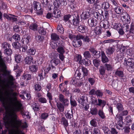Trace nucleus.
Returning <instances> with one entry per match:
<instances>
[{
	"label": "nucleus",
	"mask_w": 134,
	"mask_h": 134,
	"mask_svg": "<svg viewBox=\"0 0 134 134\" xmlns=\"http://www.w3.org/2000/svg\"><path fill=\"white\" fill-rule=\"evenodd\" d=\"M8 83L4 84L0 88V100L2 102L4 107L6 108L8 104L9 105H14V103L20 101L17 100L18 93L14 92L12 86L14 84L15 79L10 75H8L7 77Z\"/></svg>",
	"instance_id": "1"
},
{
	"label": "nucleus",
	"mask_w": 134,
	"mask_h": 134,
	"mask_svg": "<svg viewBox=\"0 0 134 134\" xmlns=\"http://www.w3.org/2000/svg\"><path fill=\"white\" fill-rule=\"evenodd\" d=\"M10 108L9 116L11 117V119L9 121H7L6 124L8 125H11L17 129L16 132H9L10 134H25L24 133L20 130H18L19 126L23 129L27 127V126L26 122L21 125V121L17 120V115L16 113L21 109L22 104L21 101H17V103H14L13 105H9Z\"/></svg>",
	"instance_id": "2"
},
{
	"label": "nucleus",
	"mask_w": 134,
	"mask_h": 134,
	"mask_svg": "<svg viewBox=\"0 0 134 134\" xmlns=\"http://www.w3.org/2000/svg\"><path fill=\"white\" fill-rule=\"evenodd\" d=\"M10 118H9L8 116L7 115H5V117L4 118V122L5 123V126L6 128V129H5L3 131H2V133L3 134H5L6 133L8 129L10 127H12L13 128H14V127L11 125H8L7 124H6L7 121H9L11 119V117L10 116Z\"/></svg>",
	"instance_id": "3"
},
{
	"label": "nucleus",
	"mask_w": 134,
	"mask_h": 134,
	"mask_svg": "<svg viewBox=\"0 0 134 134\" xmlns=\"http://www.w3.org/2000/svg\"><path fill=\"white\" fill-rule=\"evenodd\" d=\"M59 101L62 102L64 105H68L69 104V100L68 99L65 98L63 95L62 94H59Z\"/></svg>",
	"instance_id": "4"
},
{
	"label": "nucleus",
	"mask_w": 134,
	"mask_h": 134,
	"mask_svg": "<svg viewBox=\"0 0 134 134\" xmlns=\"http://www.w3.org/2000/svg\"><path fill=\"white\" fill-rule=\"evenodd\" d=\"M100 25L102 27L107 29L109 27L110 25L109 21L107 20H103L100 23Z\"/></svg>",
	"instance_id": "5"
},
{
	"label": "nucleus",
	"mask_w": 134,
	"mask_h": 134,
	"mask_svg": "<svg viewBox=\"0 0 134 134\" xmlns=\"http://www.w3.org/2000/svg\"><path fill=\"white\" fill-rule=\"evenodd\" d=\"M90 17V14L88 11L83 12L80 15L81 19L85 20L88 19Z\"/></svg>",
	"instance_id": "6"
},
{
	"label": "nucleus",
	"mask_w": 134,
	"mask_h": 134,
	"mask_svg": "<svg viewBox=\"0 0 134 134\" xmlns=\"http://www.w3.org/2000/svg\"><path fill=\"white\" fill-rule=\"evenodd\" d=\"M88 22L89 26L91 27H94L96 26L98 23V21L94 19H89L88 20Z\"/></svg>",
	"instance_id": "7"
},
{
	"label": "nucleus",
	"mask_w": 134,
	"mask_h": 134,
	"mask_svg": "<svg viewBox=\"0 0 134 134\" xmlns=\"http://www.w3.org/2000/svg\"><path fill=\"white\" fill-rule=\"evenodd\" d=\"M102 13V11L100 9H99L97 12H94V16L98 20H101L102 18L101 14Z\"/></svg>",
	"instance_id": "8"
},
{
	"label": "nucleus",
	"mask_w": 134,
	"mask_h": 134,
	"mask_svg": "<svg viewBox=\"0 0 134 134\" xmlns=\"http://www.w3.org/2000/svg\"><path fill=\"white\" fill-rule=\"evenodd\" d=\"M82 57L81 55L79 54H77L74 57V60L75 61L77 62H79V63L82 65V63H84L85 62L84 59L81 60Z\"/></svg>",
	"instance_id": "9"
},
{
	"label": "nucleus",
	"mask_w": 134,
	"mask_h": 134,
	"mask_svg": "<svg viewBox=\"0 0 134 134\" xmlns=\"http://www.w3.org/2000/svg\"><path fill=\"white\" fill-rule=\"evenodd\" d=\"M75 38L77 39H82L83 41L87 42H88L90 41V39L87 36H84L82 35H77L76 36Z\"/></svg>",
	"instance_id": "10"
},
{
	"label": "nucleus",
	"mask_w": 134,
	"mask_h": 134,
	"mask_svg": "<svg viewBox=\"0 0 134 134\" xmlns=\"http://www.w3.org/2000/svg\"><path fill=\"white\" fill-rule=\"evenodd\" d=\"M79 40L76 39L74 40L72 42V44L75 47H79L81 46L82 43V42Z\"/></svg>",
	"instance_id": "11"
},
{
	"label": "nucleus",
	"mask_w": 134,
	"mask_h": 134,
	"mask_svg": "<svg viewBox=\"0 0 134 134\" xmlns=\"http://www.w3.org/2000/svg\"><path fill=\"white\" fill-rule=\"evenodd\" d=\"M87 98V97L83 95L79 97L77 100L78 102L81 105L86 102L85 100Z\"/></svg>",
	"instance_id": "12"
},
{
	"label": "nucleus",
	"mask_w": 134,
	"mask_h": 134,
	"mask_svg": "<svg viewBox=\"0 0 134 134\" xmlns=\"http://www.w3.org/2000/svg\"><path fill=\"white\" fill-rule=\"evenodd\" d=\"M30 41V37L29 36H26L25 37L22 38L21 40L22 43L25 45H27Z\"/></svg>",
	"instance_id": "13"
},
{
	"label": "nucleus",
	"mask_w": 134,
	"mask_h": 134,
	"mask_svg": "<svg viewBox=\"0 0 134 134\" xmlns=\"http://www.w3.org/2000/svg\"><path fill=\"white\" fill-rule=\"evenodd\" d=\"M134 59L132 58H129L127 61H125L124 64L126 66H130L134 65Z\"/></svg>",
	"instance_id": "14"
},
{
	"label": "nucleus",
	"mask_w": 134,
	"mask_h": 134,
	"mask_svg": "<svg viewBox=\"0 0 134 134\" xmlns=\"http://www.w3.org/2000/svg\"><path fill=\"white\" fill-rule=\"evenodd\" d=\"M83 134H92V131L89 128L88 126H86L84 127L82 130Z\"/></svg>",
	"instance_id": "15"
},
{
	"label": "nucleus",
	"mask_w": 134,
	"mask_h": 134,
	"mask_svg": "<svg viewBox=\"0 0 134 134\" xmlns=\"http://www.w3.org/2000/svg\"><path fill=\"white\" fill-rule=\"evenodd\" d=\"M122 19L127 23H129L130 22V16L127 13H125V15L122 16Z\"/></svg>",
	"instance_id": "16"
},
{
	"label": "nucleus",
	"mask_w": 134,
	"mask_h": 134,
	"mask_svg": "<svg viewBox=\"0 0 134 134\" xmlns=\"http://www.w3.org/2000/svg\"><path fill=\"white\" fill-rule=\"evenodd\" d=\"M77 30L79 32L84 33L86 32V27L83 25H81L78 26Z\"/></svg>",
	"instance_id": "17"
},
{
	"label": "nucleus",
	"mask_w": 134,
	"mask_h": 134,
	"mask_svg": "<svg viewBox=\"0 0 134 134\" xmlns=\"http://www.w3.org/2000/svg\"><path fill=\"white\" fill-rule=\"evenodd\" d=\"M33 5L34 10H38L41 9V4L39 2L36 1H34Z\"/></svg>",
	"instance_id": "18"
},
{
	"label": "nucleus",
	"mask_w": 134,
	"mask_h": 134,
	"mask_svg": "<svg viewBox=\"0 0 134 134\" xmlns=\"http://www.w3.org/2000/svg\"><path fill=\"white\" fill-rule=\"evenodd\" d=\"M80 17L77 15L76 16L75 18H74L72 20L73 24L76 26L79 25V23Z\"/></svg>",
	"instance_id": "19"
},
{
	"label": "nucleus",
	"mask_w": 134,
	"mask_h": 134,
	"mask_svg": "<svg viewBox=\"0 0 134 134\" xmlns=\"http://www.w3.org/2000/svg\"><path fill=\"white\" fill-rule=\"evenodd\" d=\"M55 10H54L52 14V16L56 18H58L60 17V11H57V9L55 8Z\"/></svg>",
	"instance_id": "20"
},
{
	"label": "nucleus",
	"mask_w": 134,
	"mask_h": 134,
	"mask_svg": "<svg viewBox=\"0 0 134 134\" xmlns=\"http://www.w3.org/2000/svg\"><path fill=\"white\" fill-rule=\"evenodd\" d=\"M102 61L103 63H105L108 61V59L106 57L104 52H101Z\"/></svg>",
	"instance_id": "21"
},
{
	"label": "nucleus",
	"mask_w": 134,
	"mask_h": 134,
	"mask_svg": "<svg viewBox=\"0 0 134 134\" xmlns=\"http://www.w3.org/2000/svg\"><path fill=\"white\" fill-rule=\"evenodd\" d=\"M26 63L29 64L33 62V58L30 55L27 56L25 59V60Z\"/></svg>",
	"instance_id": "22"
},
{
	"label": "nucleus",
	"mask_w": 134,
	"mask_h": 134,
	"mask_svg": "<svg viewBox=\"0 0 134 134\" xmlns=\"http://www.w3.org/2000/svg\"><path fill=\"white\" fill-rule=\"evenodd\" d=\"M64 104L60 102L57 103V106L58 109L61 112H63L64 110Z\"/></svg>",
	"instance_id": "23"
},
{
	"label": "nucleus",
	"mask_w": 134,
	"mask_h": 134,
	"mask_svg": "<svg viewBox=\"0 0 134 134\" xmlns=\"http://www.w3.org/2000/svg\"><path fill=\"white\" fill-rule=\"evenodd\" d=\"M115 50L114 48L113 47H109L106 50V53L108 55H111L113 54Z\"/></svg>",
	"instance_id": "24"
},
{
	"label": "nucleus",
	"mask_w": 134,
	"mask_h": 134,
	"mask_svg": "<svg viewBox=\"0 0 134 134\" xmlns=\"http://www.w3.org/2000/svg\"><path fill=\"white\" fill-rule=\"evenodd\" d=\"M51 37V39L53 40L58 41L60 39L59 36L55 33L52 34Z\"/></svg>",
	"instance_id": "25"
},
{
	"label": "nucleus",
	"mask_w": 134,
	"mask_h": 134,
	"mask_svg": "<svg viewBox=\"0 0 134 134\" xmlns=\"http://www.w3.org/2000/svg\"><path fill=\"white\" fill-rule=\"evenodd\" d=\"M115 12L118 14H120L121 13L122 11V8L120 7H117L114 8Z\"/></svg>",
	"instance_id": "26"
},
{
	"label": "nucleus",
	"mask_w": 134,
	"mask_h": 134,
	"mask_svg": "<svg viewBox=\"0 0 134 134\" xmlns=\"http://www.w3.org/2000/svg\"><path fill=\"white\" fill-rule=\"evenodd\" d=\"M98 103H97V105L99 106L101 105L103 107L105 105L106 102L104 100L98 99Z\"/></svg>",
	"instance_id": "27"
},
{
	"label": "nucleus",
	"mask_w": 134,
	"mask_h": 134,
	"mask_svg": "<svg viewBox=\"0 0 134 134\" xmlns=\"http://www.w3.org/2000/svg\"><path fill=\"white\" fill-rule=\"evenodd\" d=\"M52 65L56 66L58 64L60 63V61L59 59H53L51 61Z\"/></svg>",
	"instance_id": "28"
},
{
	"label": "nucleus",
	"mask_w": 134,
	"mask_h": 134,
	"mask_svg": "<svg viewBox=\"0 0 134 134\" xmlns=\"http://www.w3.org/2000/svg\"><path fill=\"white\" fill-rule=\"evenodd\" d=\"M40 105L37 103H34L32 107L34 110L38 111L39 109Z\"/></svg>",
	"instance_id": "29"
},
{
	"label": "nucleus",
	"mask_w": 134,
	"mask_h": 134,
	"mask_svg": "<svg viewBox=\"0 0 134 134\" xmlns=\"http://www.w3.org/2000/svg\"><path fill=\"white\" fill-rule=\"evenodd\" d=\"M58 31L60 33L63 34L64 32V29L61 24H59L57 27Z\"/></svg>",
	"instance_id": "30"
},
{
	"label": "nucleus",
	"mask_w": 134,
	"mask_h": 134,
	"mask_svg": "<svg viewBox=\"0 0 134 134\" xmlns=\"http://www.w3.org/2000/svg\"><path fill=\"white\" fill-rule=\"evenodd\" d=\"M31 75L24 73L23 75V79H26L27 80H30L31 78Z\"/></svg>",
	"instance_id": "31"
},
{
	"label": "nucleus",
	"mask_w": 134,
	"mask_h": 134,
	"mask_svg": "<svg viewBox=\"0 0 134 134\" xmlns=\"http://www.w3.org/2000/svg\"><path fill=\"white\" fill-rule=\"evenodd\" d=\"M4 53L6 55H10L12 53V50L10 48H7L5 49L4 51Z\"/></svg>",
	"instance_id": "32"
},
{
	"label": "nucleus",
	"mask_w": 134,
	"mask_h": 134,
	"mask_svg": "<svg viewBox=\"0 0 134 134\" xmlns=\"http://www.w3.org/2000/svg\"><path fill=\"white\" fill-rule=\"evenodd\" d=\"M105 68L103 66H100L99 68V71L100 74L102 75H104L105 73Z\"/></svg>",
	"instance_id": "33"
},
{
	"label": "nucleus",
	"mask_w": 134,
	"mask_h": 134,
	"mask_svg": "<svg viewBox=\"0 0 134 134\" xmlns=\"http://www.w3.org/2000/svg\"><path fill=\"white\" fill-rule=\"evenodd\" d=\"M123 125L124 124L122 121H119L117 122V125H116V127L117 129L119 130L122 129H121V127H122Z\"/></svg>",
	"instance_id": "34"
},
{
	"label": "nucleus",
	"mask_w": 134,
	"mask_h": 134,
	"mask_svg": "<svg viewBox=\"0 0 134 134\" xmlns=\"http://www.w3.org/2000/svg\"><path fill=\"white\" fill-rule=\"evenodd\" d=\"M72 111H69L65 115L66 117L69 119H71L73 117Z\"/></svg>",
	"instance_id": "35"
},
{
	"label": "nucleus",
	"mask_w": 134,
	"mask_h": 134,
	"mask_svg": "<svg viewBox=\"0 0 134 134\" xmlns=\"http://www.w3.org/2000/svg\"><path fill=\"white\" fill-rule=\"evenodd\" d=\"M60 4V3L59 0H55L54 1L53 5L54 6L55 9V8L57 9L59 7V5Z\"/></svg>",
	"instance_id": "36"
},
{
	"label": "nucleus",
	"mask_w": 134,
	"mask_h": 134,
	"mask_svg": "<svg viewBox=\"0 0 134 134\" xmlns=\"http://www.w3.org/2000/svg\"><path fill=\"white\" fill-rule=\"evenodd\" d=\"M57 52L60 54H63L65 52V50L63 47L59 46L57 49Z\"/></svg>",
	"instance_id": "37"
},
{
	"label": "nucleus",
	"mask_w": 134,
	"mask_h": 134,
	"mask_svg": "<svg viewBox=\"0 0 134 134\" xmlns=\"http://www.w3.org/2000/svg\"><path fill=\"white\" fill-rule=\"evenodd\" d=\"M102 16L104 18L107 19L109 17L108 11L107 10H105L104 12L102 11V13L101 14Z\"/></svg>",
	"instance_id": "38"
},
{
	"label": "nucleus",
	"mask_w": 134,
	"mask_h": 134,
	"mask_svg": "<svg viewBox=\"0 0 134 134\" xmlns=\"http://www.w3.org/2000/svg\"><path fill=\"white\" fill-rule=\"evenodd\" d=\"M38 27V25L35 23L31 24L30 26V29L34 31H36Z\"/></svg>",
	"instance_id": "39"
},
{
	"label": "nucleus",
	"mask_w": 134,
	"mask_h": 134,
	"mask_svg": "<svg viewBox=\"0 0 134 134\" xmlns=\"http://www.w3.org/2000/svg\"><path fill=\"white\" fill-rule=\"evenodd\" d=\"M29 68L30 70L32 72L36 71L37 69V66L34 65H32L30 66Z\"/></svg>",
	"instance_id": "40"
},
{
	"label": "nucleus",
	"mask_w": 134,
	"mask_h": 134,
	"mask_svg": "<svg viewBox=\"0 0 134 134\" xmlns=\"http://www.w3.org/2000/svg\"><path fill=\"white\" fill-rule=\"evenodd\" d=\"M36 52L35 49L33 48H32L29 49L27 51V53L30 55H34Z\"/></svg>",
	"instance_id": "41"
},
{
	"label": "nucleus",
	"mask_w": 134,
	"mask_h": 134,
	"mask_svg": "<svg viewBox=\"0 0 134 134\" xmlns=\"http://www.w3.org/2000/svg\"><path fill=\"white\" fill-rule=\"evenodd\" d=\"M116 107L119 112L122 111L124 109L122 105L120 103H118L116 105Z\"/></svg>",
	"instance_id": "42"
},
{
	"label": "nucleus",
	"mask_w": 134,
	"mask_h": 134,
	"mask_svg": "<svg viewBox=\"0 0 134 134\" xmlns=\"http://www.w3.org/2000/svg\"><path fill=\"white\" fill-rule=\"evenodd\" d=\"M13 38L15 41L17 42L19 41L20 40V35L18 34H15L13 36Z\"/></svg>",
	"instance_id": "43"
},
{
	"label": "nucleus",
	"mask_w": 134,
	"mask_h": 134,
	"mask_svg": "<svg viewBox=\"0 0 134 134\" xmlns=\"http://www.w3.org/2000/svg\"><path fill=\"white\" fill-rule=\"evenodd\" d=\"M101 28L99 26H97L95 28L94 31L96 35H99L101 33Z\"/></svg>",
	"instance_id": "44"
},
{
	"label": "nucleus",
	"mask_w": 134,
	"mask_h": 134,
	"mask_svg": "<svg viewBox=\"0 0 134 134\" xmlns=\"http://www.w3.org/2000/svg\"><path fill=\"white\" fill-rule=\"evenodd\" d=\"M12 46L16 48H19L21 46L20 43L18 42H15L13 43Z\"/></svg>",
	"instance_id": "45"
},
{
	"label": "nucleus",
	"mask_w": 134,
	"mask_h": 134,
	"mask_svg": "<svg viewBox=\"0 0 134 134\" xmlns=\"http://www.w3.org/2000/svg\"><path fill=\"white\" fill-rule=\"evenodd\" d=\"M49 116L48 113H43L41 114L40 116L41 119H45L48 117Z\"/></svg>",
	"instance_id": "46"
},
{
	"label": "nucleus",
	"mask_w": 134,
	"mask_h": 134,
	"mask_svg": "<svg viewBox=\"0 0 134 134\" xmlns=\"http://www.w3.org/2000/svg\"><path fill=\"white\" fill-rule=\"evenodd\" d=\"M78 81H79V79L76 77H74L70 81V83L73 85H76Z\"/></svg>",
	"instance_id": "47"
},
{
	"label": "nucleus",
	"mask_w": 134,
	"mask_h": 134,
	"mask_svg": "<svg viewBox=\"0 0 134 134\" xmlns=\"http://www.w3.org/2000/svg\"><path fill=\"white\" fill-rule=\"evenodd\" d=\"M82 71L83 73V76H87L88 75V71L86 68L84 67H82Z\"/></svg>",
	"instance_id": "48"
},
{
	"label": "nucleus",
	"mask_w": 134,
	"mask_h": 134,
	"mask_svg": "<svg viewBox=\"0 0 134 134\" xmlns=\"http://www.w3.org/2000/svg\"><path fill=\"white\" fill-rule=\"evenodd\" d=\"M83 55L84 57L86 59L90 58L91 57V55L89 52L88 51H87L83 53Z\"/></svg>",
	"instance_id": "49"
},
{
	"label": "nucleus",
	"mask_w": 134,
	"mask_h": 134,
	"mask_svg": "<svg viewBox=\"0 0 134 134\" xmlns=\"http://www.w3.org/2000/svg\"><path fill=\"white\" fill-rule=\"evenodd\" d=\"M91 98L92 103L95 105H97V99L93 96H91Z\"/></svg>",
	"instance_id": "50"
},
{
	"label": "nucleus",
	"mask_w": 134,
	"mask_h": 134,
	"mask_svg": "<svg viewBox=\"0 0 134 134\" xmlns=\"http://www.w3.org/2000/svg\"><path fill=\"white\" fill-rule=\"evenodd\" d=\"M90 124L94 127H96L97 125V123L95 119H93L90 122Z\"/></svg>",
	"instance_id": "51"
},
{
	"label": "nucleus",
	"mask_w": 134,
	"mask_h": 134,
	"mask_svg": "<svg viewBox=\"0 0 134 134\" xmlns=\"http://www.w3.org/2000/svg\"><path fill=\"white\" fill-rule=\"evenodd\" d=\"M15 60L18 63H19L21 60L20 55L19 54H16L15 56Z\"/></svg>",
	"instance_id": "52"
},
{
	"label": "nucleus",
	"mask_w": 134,
	"mask_h": 134,
	"mask_svg": "<svg viewBox=\"0 0 134 134\" xmlns=\"http://www.w3.org/2000/svg\"><path fill=\"white\" fill-rule=\"evenodd\" d=\"M93 62L94 66L98 67L99 65L100 61L98 60L95 59L93 60Z\"/></svg>",
	"instance_id": "53"
},
{
	"label": "nucleus",
	"mask_w": 134,
	"mask_h": 134,
	"mask_svg": "<svg viewBox=\"0 0 134 134\" xmlns=\"http://www.w3.org/2000/svg\"><path fill=\"white\" fill-rule=\"evenodd\" d=\"M105 66L107 70L108 71H111L112 70V67L110 64L106 63L105 64Z\"/></svg>",
	"instance_id": "54"
},
{
	"label": "nucleus",
	"mask_w": 134,
	"mask_h": 134,
	"mask_svg": "<svg viewBox=\"0 0 134 134\" xmlns=\"http://www.w3.org/2000/svg\"><path fill=\"white\" fill-rule=\"evenodd\" d=\"M71 15L69 14L65 15L64 16L63 20L66 22L68 21L69 22H70V21L69 19Z\"/></svg>",
	"instance_id": "55"
},
{
	"label": "nucleus",
	"mask_w": 134,
	"mask_h": 134,
	"mask_svg": "<svg viewBox=\"0 0 134 134\" xmlns=\"http://www.w3.org/2000/svg\"><path fill=\"white\" fill-rule=\"evenodd\" d=\"M2 47L4 49H5L6 48L7 49V47L8 48H10V45L9 44L7 43V42H5L3 43L2 44Z\"/></svg>",
	"instance_id": "56"
},
{
	"label": "nucleus",
	"mask_w": 134,
	"mask_h": 134,
	"mask_svg": "<svg viewBox=\"0 0 134 134\" xmlns=\"http://www.w3.org/2000/svg\"><path fill=\"white\" fill-rule=\"evenodd\" d=\"M102 7L105 9H108L109 7V3L107 2L104 3L102 4Z\"/></svg>",
	"instance_id": "57"
},
{
	"label": "nucleus",
	"mask_w": 134,
	"mask_h": 134,
	"mask_svg": "<svg viewBox=\"0 0 134 134\" xmlns=\"http://www.w3.org/2000/svg\"><path fill=\"white\" fill-rule=\"evenodd\" d=\"M90 113L92 115H96L97 113V110L96 108L91 109Z\"/></svg>",
	"instance_id": "58"
},
{
	"label": "nucleus",
	"mask_w": 134,
	"mask_h": 134,
	"mask_svg": "<svg viewBox=\"0 0 134 134\" xmlns=\"http://www.w3.org/2000/svg\"><path fill=\"white\" fill-rule=\"evenodd\" d=\"M39 33L41 34L44 35L46 34V32L44 31L43 27H40L38 30Z\"/></svg>",
	"instance_id": "59"
},
{
	"label": "nucleus",
	"mask_w": 134,
	"mask_h": 134,
	"mask_svg": "<svg viewBox=\"0 0 134 134\" xmlns=\"http://www.w3.org/2000/svg\"><path fill=\"white\" fill-rule=\"evenodd\" d=\"M70 99V102L71 105L73 107L76 106L77 105V104L76 101L74 99H71V96Z\"/></svg>",
	"instance_id": "60"
},
{
	"label": "nucleus",
	"mask_w": 134,
	"mask_h": 134,
	"mask_svg": "<svg viewBox=\"0 0 134 134\" xmlns=\"http://www.w3.org/2000/svg\"><path fill=\"white\" fill-rule=\"evenodd\" d=\"M34 88L35 91H39L41 89V86L38 84H36L34 86Z\"/></svg>",
	"instance_id": "61"
},
{
	"label": "nucleus",
	"mask_w": 134,
	"mask_h": 134,
	"mask_svg": "<svg viewBox=\"0 0 134 134\" xmlns=\"http://www.w3.org/2000/svg\"><path fill=\"white\" fill-rule=\"evenodd\" d=\"M28 46L27 45L24 44L22 45V47L20 51H21L23 52H24L27 49Z\"/></svg>",
	"instance_id": "62"
},
{
	"label": "nucleus",
	"mask_w": 134,
	"mask_h": 134,
	"mask_svg": "<svg viewBox=\"0 0 134 134\" xmlns=\"http://www.w3.org/2000/svg\"><path fill=\"white\" fill-rule=\"evenodd\" d=\"M62 122H63V124L66 126H67L68 125V122L67 120L63 117L62 118Z\"/></svg>",
	"instance_id": "63"
},
{
	"label": "nucleus",
	"mask_w": 134,
	"mask_h": 134,
	"mask_svg": "<svg viewBox=\"0 0 134 134\" xmlns=\"http://www.w3.org/2000/svg\"><path fill=\"white\" fill-rule=\"evenodd\" d=\"M38 100L40 102L42 103H46L47 102L46 99L44 98L43 97H40L39 98Z\"/></svg>",
	"instance_id": "64"
}]
</instances>
